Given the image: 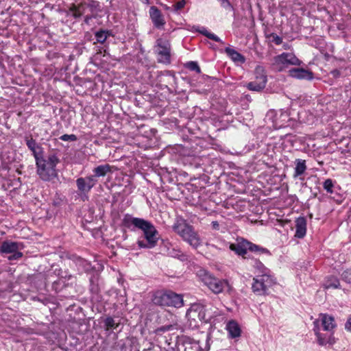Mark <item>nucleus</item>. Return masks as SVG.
<instances>
[{
	"label": "nucleus",
	"instance_id": "f03ea898",
	"mask_svg": "<svg viewBox=\"0 0 351 351\" xmlns=\"http://www.w3.org/2000/svg\"><path fill=\"white\" fill-rule=\"evenodd\" d=\"M60 160L54 154L46 157L36 156V173L39 178L45 182H49L57 178L56 165Z\"/></svg>",
	"mask_w": 351,
	"mask_h": 351
},
{
	"label": "nucleus",
	"instance_id": "2f4dec72",
	"mask_svg": "<svg viewBox=\"0 0 351 351\" xmlns=\"http://www.w3.org/2000/svg\"><path fill=\"white\" fill-rule=\"evenodd\" d=\"M199 32L206 36L207 38L216 41L217 43H219L222 45L224 44V43L220 39L219 37H218L217 35H215L213 33L209 32L206 28L203 27L201 30H199Z\"/></svg>",
	"mask_w": 351,
	"mask_h": 351
},
{
	"label": "nucleus",
	"instance_id": "bb28decb",
	"mask_svg": "<svg viewBox=\"0 0 351 351\" xmlns=\"http://www.w3.org/2000/svg\"><path fill=\"white\" fill-rule=\"evenodd\" d=\"M247 250L256 254H270L269 251L267 248H264L256 244L252 243L249 241H247Z\"/></svg>",
	"mask_w": 351,
	"mask_h": 351
},
{
	"label": "nucleus",
	"instance_id": "58836bf2",
	"mask_svg": "<svg viewBox=\"0 0 351 351\" xmlns=\"http://www.w3.org/2000/svg\"><path fill=\"white\" fill-rule=\"evenodd\" d=\"M289 112L287 110H280V114L279 117V119H281L282 123L279 125V127L283 125L286 122H287L289 120Z\"/></svg>",
	"mask_w": 351,
	"mask_h": 351
},
{
	"label": "nucleus",
	"instance_id": "20e7f679",
	"mask_svg": "<svg viewBox=\"0 0 351 351\" xmlns=\"http://www.w3.org/2000/svg\"><path fill=\"white\" fill-rule=\"evenodd\" d=\"M154 304L158 306L180 308L183 306L182 296L171 291L156 292L152 299Z\"/></svg>",
	"mask_w": 351,
	"mask_h": 351
},
{
	"label": "nucleus",
	"instance_id": "8fccbe9b",
	"mask_svg": "<svg viewBox=\"0 0 351 351\" xmlns=\"http://www.w3.org/2000/svg\"><path fill=\"white\" fill-rule=\"evenodd\" d=\"M106 92V90L104 91V89H102V91L100 93L101 97H102L105 100L111 99L110 97L108 95H107Z\"/></svg>",
	"mask_w": 351,
	"mask_h": 351
},
{
	"label": "nucleus",
	"instance_id": "5fc2aeb1",
	"mask_svg": "<svg viewBox=\"0 0 351 351\" xmlns=\"http://www.w3.org/2000/svg\"><path fill=\"white\" fill-rule=\"evenodd\" d=\"M79 90H80V89H77V93L78 94H80V93H81V92H80Z\"/></svg>",
	"mask_w": 351,
	"mask_h": 351
},
{
	"label": "nucleus",
	"instance_id": "0eeeda50",
	"mask_svg": "<svg viewBox=\"0 0 351 351\" xmlns=\"http://www.w3.org/2000/svg\"><path fill=\"white\" fill-rule=\"evenodd\" d=\"M301 61L293 53H282L274 58V67L279 71H282L289 65H300Z\"/></svg>",
	"mask_w": 351,
	"mask_h": 351
},
{
	"label": "nucleus",
	"instance_id": "423d86ee",
	"mask_svg": "<svg viewBox=\"0 0 351 351\" xmlns=\"http://www.w3.org/2000/svg\"><path fill=\"white\" fill-rule=\"evenodd\" d=\"M275 284L274 278L270 274H258L253 278L252 289L258 295L267 294V291Z\"/></svg>",
	"mask_w": 351,
	"mask_h": 351
},
{
	"label": "nucleus",
	"instance_id": "09e8293b",
	"mask_svg": "<svg viewBox=\"0 0 351 351\" xmlns=\"http://www.w3.org/2000/svg\"><path fill=\"white\" fill-rule=\"evenodd\" d=\"M221 4V5L226 8H231V5L228 0H219Z\"/></svg>",
	"mask_w": 351,
	"mask_h": 351
},
{
	"label": "nucleus",
	"instance_id": "cd10ccee",
	"mask_svg": "<svg viewBox=\"0 0 351 351\" xmlns=\"http://www.w3.org/2000/svg\"><path fill=\"white\" fill-rule=\"evenodd\" d=\"M85 8H86V6L83 4H80L78 5H73L70 8L69 11L71 13L72 16L75 19H77V18L80 17L82 14H84L85 13Z\"/></svg>",
	"mask_w": 351,
	"mask_h": 351
},
{
	"label": "nucleus",
	"instance_id": "c756f323",
	"mask_svg": "<svg viewBox=\"0 0 351 351\" xmlns=\"http://www.w3.org/2000/svg\"><path fill=\"white\" fill-rule=\"evenodd\" d=\"M86 8L93 14L94 16H97L98 13L101 11V5L97 1H91L89 3Z\"/></svg>",
	"mask_w": 351,
	"mask_h": 351
},
{
	"label": "nucleus",
	"instance_id": "ea45409f",
	"mask_svg": "<svg viewBox=\"0 0 351 351\" xmlns=\"http://www.w3.org/2000/svg\"><path fill=\"white\" fill-rule=\"evenodd\" d=\"M186 3V0H179L178 2H176L175 4L172 5V10L174 12H177L184 7Z\"/></svg>",
	"mask_w": 351,
	"mask_h": 351
},
{
	"label": "nucleus",
	"instance_id": "4d7b16f0",
	"mask_svg": "<svg viewBox=\"0 0 351 351\" xmlns=\"http://www.w3.org/2000/svg\"><path fill=\"white\" fill-rule=\"evenodd\" d=\"M144 3H148V0H145V1H144Z\"/></svg>",
	"mask_w": 351,
	"mask_h": 351
},
{
	"label": "nucleus",
	"instance_id": "f3484780",
	"mask_svg": "<svg viewBox=\"0 0 351 351\" xmlns=\"http://www.w3.org/2000/svg\"><path fill=\"white\" fill-rule=\"evenodd\" d=\"M112 167L108 164L101 165L93 169V175H90V176L94 178L95 180V183L98 182V178L104 177L108 173L112 172Z\"/></svg>",
	"mask_w": 351,
	"mask_h": 351
},
{
	"label": "nucleus",
	"instance_id": "7ed1b4c3",
	"mask_svg": "<svg viewBox=\"0 0 351 351\" xmlns=\"http://www.w3.org/2000/svg\"><path fill=\"white\" fill-rule=\"evenodd\" d=\"M197 276L200 280L215 294L223 292L226 288L230 289L228 280L217 278L205 269H199Z\"/></svg>",
	"mask_w": 351,
	"mask_h": 351
},
{
	"label": "nucleus",
	"instance_id": "c03bdc74",
	"mask_svg": "<svg viewBox=\"0 0 351 351\" xmlns=\"http://www.w3.org/2000/svg\"><path fill=\"white\" fill-rule=\"evenodd\" d=\"M12 254L8 257V259L10 261L17 260L23 256V253L21 252H19V250L15 251L14 252H13Z\"/></svg>",
	"mask_w": 351,
	"mask_h": 351
},
{
	"label": "nucleus",
	"instance_id": "f704fd0d",
	"mask_svg": "<svg viewBox=\"0 0 351 351\" xmlns=\"http://www.w3.org/2000/svg\"><path fill=\"white\" fill-rule=\"evenodd\" d=\"M185 67L190 71H195L197 73H200L201 69L197 62L190 61L185 64Z\"/></svg>",
	"mask_w": 351,
	"mask_h": 351
},
{
	"label": "nucleus",
	"instance_id": "6e6552de",
	"mask_svg": "<svg viewBox=\"0 0 351 351\" xmlns=\"http://www.w3.org/2000/svg\"><path fill=\"white\" fill-rule=\"evenodd\" d=\"M156 53L158 60L165 64L171 62V45L169 40L159 38L156 41Z\"/></svg>",
	"mask_w": 351,
	"mask_h": 351
},
{
	"label": "nucleus",
	"instance_id": "5701e85b",
	"mask_svg": "<svg viewBox=\"0 0 351 351\" xmlns=\"http://www.w3.org/2000/svg\"><path fill=\"white\" fill-rule=\"evenodd\" d=\"M226 329L231 338H237L241 335V328L239 324L234 320L228 322Z\"/></svg>",
	"mask_w": 351,
	"mask_h": 351
},
{
	"label": "nucleus",
	"instance_id": "2eb2a0df",
	"mask_svg": "<svg viewBox=\"0 0 351 351\" xmlns=\"http://www.w3.org/2000/svg\"><path fill=\"white\" fill-rule=\"evenodd\" d=\"M294 173L293 175V178H298L300 180H304V178L302 176L304 174L307 169V166L306 164V160L300 158H297L294 161Z\"/></svg>",
	"mask_w": 351,
	"mask_h": 351
},
{
	"label": "nucleus",
	"instance_id": "6ab92c4d",
	"mask_svg": "<svg viewBox=\"0 0 351 351\" xmlns=\"http://www.w3.org/2000/svg\"><path fill=\"white\" fill-rule=\"evenodd\" d=\"M149 14L155 27L160 28L165 25V22L164 19L160 10L154 6L151 7L149 10Z\"/></svg>",
	"mask_w": 351,
	"mask_h": 351
},
{
	"label": "nucleus",
	"instance_id": "aec40b11",
	"mask_svg": "<svg viewBox=\"0 0 351 351\" xmlns=\"http://www.w3.org/2000/svg\"><path fill=\"white\" fill-rule=\"evenodd\" d=\"M306 232V220L304 217H300L295 220V236L299 239L303 238Z\"/></svg>",
	"mask_w": 351,
	"mask_h": 351
},
{
	"label": "nucleus",
	"instance_id": "4468645a",
	"mask_svg": "<svg viewBox=\"0 0 351 351\" xmlns=\"http://www.w3.org/2000/svg\"><path fill=\"white\" fill-rule=\"evenodd\" d=\"M230 250L234 252L237 255L242 256L243 258H250V255L246 256L247 254V240L240 239L237 240V243H230L229 245Z\"/></svg>",
	"mask_w": 351,
	"mask_h": 351
},
{
	"label": "nucleus",
	"instance_id": "603ef678",
	"mask_svg": "<svg viewBox=\"0 0 351 351\" xmlns=\"http://www.w3.org/2000/svg\"><path fill=\"white\" fill-rule=\"evenodd\" d=\"M206 245L208 246V247H212V248H215L218 250H223V249L220 247H217V245H214V244H212V243H206Z\"/></svg>",
	"mask_w": 351,
	"mask_h": 351
},
{
	"label": "nucleus",
	"instance_id": "39448f33",
	"mask_svg": "<svg viewBox=\"0 0 351 351\" xmlns=\"http://www.w3.org/2000/svg\"><path fill=\"white\" fill-rule=\"evenodd\" d=\"M186 317L189 320L193 321L196 325L197 322H208L213 317V315L209 312L207 305L201 303H195L192 304L187 311Z\"/></svg>",
	"mask_w": 351,
	"mask_h": 351
},
{
	"label": "nucleus",
	"instance_id": "393cba45",
	"mask_svg": "<svg viewBox=\"0 0 351 351\" xmlns=\"http://www.w3.org/2000/svg\"><path fill=\"white\" fill-rule=\"evenodd\" d=\"M249 259L252 260V265L260 273V274H270L269 269L265 267L259 260L251 256H250Z\"/></svg>",
	"mask_w": 351,
	"mask_h": 351
},
{
	"label": "nucleus",
	"instance_id": "7c9ffc66",
	"mask_svg": "<svg viewBox=\"0 0 351 351\" xmlns=\"http://www.w3.org/2000/svg\"><path fill=\"white\" fill-rule=\"evenodd\" d=\"M120 349L121 351H132V344L134 341L131 338H126L120 341Z\"/></svg>",
	"mask_w": 351,
	"mask_h": 351
},
{
	"label": "nucleus",
	"instance_id": "c85d7f7f",
	"mask_svg": "<svg viewBox=\"0 0 351 351\" xmlns=\"http://www.w3.org/2000/svg\"><path fill=\"white\" fill-rule=\"evenodd\" d=\"M111 36L110 31L100 29L95 32V37L97 43H104L108 37Z\"/></svg>",
	"mask_w": 351,
	"mask_h": 351
},
{
	"label": "nucleus",
	"instance_id": "ddd939ff",
	"mask_svg": "<svg viewBox=\"0 0 351 351\" xmlns=\"http://www.w3.org/2000/svg\"><path fill=\"white\" fill-rule=\"evenodd\" d=\"M173 231L178 234L182 240L191 232L194 228L192 226L189 225L186 220L183 219H178L173 226Z\"/></svg>",
	"mask_w": 351,
	"mask_h": 351
},
{
	"label": "nucleus",
	"instance_id": "864d4df0",
	"mask_svg": "<svg viewBox=\"0 0 351 351\" xmlns=\"http://www.w3.org/2000/svg\"><path fill=\"white\" fill-rule=\"evenodd\" d=\"M284 49H288V46H287V44L284 45Z\"/></svg>",
	"mask_w": 351,
	"mask_h": 351
},
{
	"label": "nucleus",
	"instance_id": "79ce46f5",
	"mask_svg": "<svg viewBox=\"0 0 351 351\" xmlns=\"http://www.w3.org/2000/svg\"><path fill=\"white\" fill-rule=\"evenodd\" d=\"M60 139L64 141H75L77 140V136L75 134H64L60 137Z\"/></svg>",
	"mask_w": 351,
	"mask_h": 351
},
{
	"label": "nucleus",
	"instance_id": "a19ab883",
	"mask_svg": "<svg viewBox=\"0 0 351 351\" xmlns=\"http://www.w3.org/2000/svg\"><path fill=\"white\" fill-rule=\"evenodd\" d=\"M341 278L347 283H351V269H346L341 274Z\"/></svg>",
	"mask_w": 351,
	"mask_h": 351
},
{
	"label": "nucleus",
	"instance_id": "9d476101",
	"mask_svg": "<svg viewBox=\"0 0 351 351\" xmlns=\"http://www.w3.org/2000/svg\"><path fill=\"white\" fill-rule=\"evenodd\" d=\"M313 331L317 337V343L319 346H326V344L332 345L335 343L333 332L323 334L320 332L321 328L319 327V322H313Z\"/></svg>",
	"mask_w": 351,
	"mask_h": 351
},
{
	"label": "nucleus",
	"instance_id": "72a5a7b5",
	"mask_svg": "<svg viewBox=\"0 0 351 351\" xmlns=\"http://www.w3.org/2000/svg\"><path fill=\"white\" fill-rule=\"evenodd\" d=\"M204 346H202V345H200L201 342L199 340H198V341L193 340L194 343L199 345V351H208L210 349V345L208 343V341H209L208 335H205V338H204Z\"/></svg>",
	"mask_w": 351,
	"mask_h": 351
},
{
	"label": "nucleus",
	"instance_id": "1a4fd4ad",
	"mask_svg": "<svg viewBox=\"0 0 351 351\" xmlns=\"http://www.w3.org/2000/svg\"><path fill=\"white\" fill-rule=\"evenodd\" d=\"M76 186L83 200L88 199V194L90 190L97 184L94 178L90 176L80 177L76 180Z\"/></svg>",
	"mask_w": 351,
	"mask_h": 351
},
{
	"label": "nucleus",
	"instance_id": "412c9836",
	"mask_svg": "<svg viewBox=\"0 0 351 351\" xmlns=\"http://www.w3.org/2000/svg\"><path fill=\"white\" fill-rule=\"evenodd\" d=\"M20 243L18 242L5 241L0 247V252L2 254H11L19 250Z\"/></svg>",
	"mask_w": 351,
	"mask_h": 351
},
{
	"label": "nucleus",
	"instance_id": "b1692460",
	"mask_svg": "<svg viewBox=\"0 0 351 351\" xmlns=\"http://www.w3.org/2000/svg\"><path fill=\"white\" fill-rule=\"evenodd\" d=\"M167 254L171 257L178 258L181 261H186L188 260V256L183 253L179 248H168Z\"/></svg>",
	"mask_w": 351,
	"mask_h": 351
},
{
	"label": "nucleus",
	"instance_id": "37998d69",
	"mask_svg": "<svg viewBox=\"0 0 351 351\" xmlns=\"http://www.w3.org/2000/svg\"><path fill=\"white\" fill-rule=\"evenodd\" d=\"M276 117V114L274 110H270L267 114V117L269 119H271V121L274 123L276 125H278V119H275L274 118Z\"/></svg>",
	"mask_w": 351,
	"mask_h": 351
},
{
	"label": "nucleus",
	"instance_id": "473e14b6",
	"mask_svg": "<svg viewBox=\"0 0 351 351\" xmlns=\"http://www.w3.org/2000/svg\"><path fill=\"white\" fill-rule=\"evenodd\" d=\"M104 322L106 330L117 328L119 325V324L117 323L114 319L112 317H107L104 319Z\"/></svg>",
	"mask_w": 351,
	"mask_h": 351
},
{
	"label": "nucleus",
	"instance_id": "6e6d98bb",
	"mask_svg": "<svg viewBox=\"0 0 351 351\" xmlns=\"http://www.w3.org/2000/svg\"><path fill=\"white\" fill-rule=\"evenodd\" d=\"M223 243H224L225 246H226V247H227V246H228V243H226V242H223Z\"/></svg>",
	"mask_w": 351,
	"mask_h": 351
},
{
	"label": "nucleus",
	"instance_id": "c9c22d12",
	"mask_svg": "<svg viewBox=\"0 0 351 351\" xmlns=\"http://www.w3.org/2000/svg\"><path fill=\"white\" fill-rule=\"evenodd\" d=\"M26 145L27 147L34 153V156H37L36 149L38 148V146L36 141L33 138L27 139L26 141Z\"/></svg>",
	"mask_w": 351,
	"mask_h": 351
},
{
	"label": "nucleus",
	"instance_id": "4c0bfd02",
	"mask_svg": "<svg viewBox=\"0 0 351 351\" xmlns=\"http://www.w3.org/2000/svg\"><path fill=\"white\" fill-rule=\"evenodd\" d=\"M333 186H334V184H333V182L331 179H326L324 182V184H323V187L324 189V190L326 191L327 193H333Z\"/></svg>",
	"mask_w": 351,
	"mask_h": 351
},
{
	"label": "nucleus",
	"instance_id": "e433bc0d",
	"mask_svg": "<svg viewBox=\"0 0 351 351\" xmlns=\"http://www.w3.org/2000/svg\"><path fill=\"white\" fill-rule=\"evenodd\" d=\"M206 80L208 82V86H217L218 87L223 86V82L217 78L207 76L206 77Z\"/></svg>",
	"mask_w": 351,
	"mask_h": 351
},
{
	"label": "nucleus",
	"instance_id": "a878e982",
	"mask_svg": "<svg viewBox=\"0 0 351 351\" xmlns=\"http://www.w3.org/2000/svg\"><path fill=\"white\" fill-rule=\"evenodd\" d=\"M324 287L326 289H339L341 287L339 280L333 276H328L326 279Z\"/></svg>",
	"mask_w": 351,
	"mask_h": 351
},
{
	"label": "nucleus",
	"instance_id": "13d9d810",
	"mask_svg": "<svg viewBox=\"0 0 351 351\" xmlns=\"http://www.w3.org/2000/svg\"><path fill=\"white\" fill-rule=\"evenodd\" d=\"M252 90H259L260 89H255V88H253Z\"/></svg>",
	"mask_w": 351,
	"mask_h": 351
},
{
	"label": "nucleus",
	"instance_id": "49530a36",
	"mask_svg": "<svg viewBox=\"0 0 351 351\" xmlns=\"http://www.w3.org/2000/svg\"><path fill=\"white\" fill-rule=\"evenodd\" d=\"M271 37H272V41L278 45H280L282 43V38L278 36L277 34H272L271 35Z\"/></svg>",
	"mask_w": 351,
	"mask_h": 351
},
{
	"label": "nucleus",
	"instance_id": "a211bd4d",
	"mask_svg": "<svg viewBox=\"0 0 351 351\" xmlns=\"http://www.w3.org/2000/svg\"><path fill=\"white\" fill-rule=\"evenodd\" d=\"M183 241L186 242L190 246L195 250L202 245L201 238L194 228Z\"/></svg>",
	"mask_w": 351,
	"mask_h": 351
},
{
	"label": "nucleus",
	"instance_id": "bf43d9fd",
	"mask_svg": "<svg viewBox=\"0 0 351 351\" xmlns=\"http://www.w3.org/2000/svg\"><path fill=\"white\" fill-rule=\"evenodd\" d=\"M335 73H337V71H334L333 73L335 74Z\"/></svg>",
	"mask_w": 351,
	"mask_h": 351
},
{
	"label": "nucleus",
	"instance_id": "de8ad7c7",
	"mask_svg": "<svg viewBox=\"0 0 351 351\" xmlns=\"http://www.w3.org/2000/svg\"><path fill=\"white\" fill-rule=\"evenodd\" d=\"M345 329L351 332V315H349L346 324H345Z\"/></svg>",
	"mask_w": 351,
	"mask_h": 351
},
{
	"label": "nucleus",
	"instance_id": "4be33fe9",
	"mask_svg": "<svg viewBox=\"0 0 351 351\" xmlns=\"http://www.w3.org/2000/svg\"><path fill=\"white\" fill-rule=\"evenodd\" d=\"M225 52L235 63L243 64L245 62V58L234 48L228 47L225 49Z\"/></svg>",
	"mask_w": 351,
	"mask_h": 351
},
{
	"label": "nucleus",
	"instance_id": "3c124183",
	"mask_svg": "<svg viewBox=\"0 0 351 351\" xmlns=\"http://www.w3.org/2000/svg\"><path fill=\"white\" fill-rule=\"evenodd\" d=\"M211 226L213 230H219V224L218 221H212Z\"/></svg>",
	"mask_w": 351,
	"mask_h": 351
},
{
	"label": "nucleus",
	"instance_id": "dca6fc26",
	"mask_svg": "<svg viewBox=\"0 0 351 351\" xmlns=\"http://www.w3.org/2000/svg\"><path fill=\"white\" fill-rule=\"evenodd\" d=\"M289 75L298 80H312L313 73L308 70L302 68H295L289 70Z\"/></svg>",
	"mask_w": 351,
	"mask_h": 351
},
{
	"label": "nucleus",
	"instance_id": "a18cd8bd",
	"mask_svg": "<svg viewBox=\"0 0 351 351\" xmlns=\"http://www.w3.org/2000/svg\"><path fill=\"white\" fill-rule=\"evenodd\" d=\"M97 16H94L93 14H88L84 18V23L88 25H91L93 24L92 21L93 19H95Z\"/></svg>",
	"mask_w": 351,
	"mask_h": 351
},
{
	"label": "nucleus",
	"instance_id": "f257e3e1",
	"mask_svg": "<svg viewBox=\"0 0 351 351\" xmlns=\"http://www.w3.org/2000/svg\"><path fill=\"white\" fill-rule=\"evenodd\" d=\"M122 224L132 231L136 229L143 231L145 241L138 240L137 244L140 248L151 249L157 245L159 233L150 221L142 218L134 217L130 214H125L122 219Z\"/></svg>",
	"mask_w": 351,
	"mask_h": 351
},
{
	"label": "nucleus",
	"instance_id": "9b49d317",
	"mask_svg": "<svg viewBox=\"0 0 351 351\" xmlns=\"http://www.w3.org/2000/svg\"><path fill=\"white\" fill-rule=\"evenodd\" d=\"M255 81L250 82L247 88H265L267 78L263 66L258 65L255 69Z\"/></svg>",
	"mask_w": 351,
	"mask_h": 351
},
{
	"label": "nucleus",
	"instance_id": "f8f14e48",
	"mask_svg": "<svg viewBox=\"0 0 351 351\" xmlns=\"http://www.w3.org/2000/svg\"><path fill=\"white\" fill-rule=\"evenodd\" d=\"M314 322H319V327L322 326L324 330L328 332L334 333V329L337 326L335 318L328 314L321 313L319 318Z\"/></svg>",
	"mask_w": 351,
	"mask_h": 351
}]
</instances>
